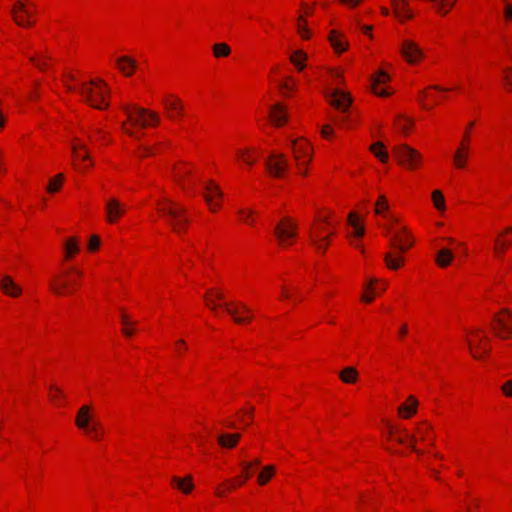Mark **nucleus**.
<instances>
[{
    "label": "nucleus",
    "instance_id": "1",
    "mask_svg": "<svg viewBox=\"0 0 512 512\" xmlns=\"http://www.w3.org/2000/svg\"><path fill=\"white\" fill-rule=\"evenodd\" d=\"M61 83L67 91H77L95 109H106L109 105L110 90L101 79L82 82L76 72L68 71L62 75Z\"/></svg>",
    "mask_w": 512,
    "mask_h": 512
},
{
    "label": "nucleus",
    "instance_id": "2",
    "mask_svg": "<svg viewBox=\"0 0 512 512\" xmlns=\"http://www.w3.org/2000/svg\"><path fill=\"white\" fill-rule=\"evenodd\" d=\"M105 139L106 133L98 128L80 127L71 131L72 164L78 172L86 173L94 165L87 141L95 143L98 140L104 142Z\"/></svg>",
    "mask_w": 512,
    "mask_h": 512
},
{
    "label": "nucleus",
    "instance_id": "3",
    "mask_svg": "<svg viewBox=\"0 0 512 512\" xmlns=\"http://www.w3.org/2000/svg\"><path fill=\"white\" fill-rule=\"evenodd\" d=\"M388 440L420 454L433 445L434 432L426 421L420 422L413 431L401 426H391L388 431Z\"/></svg>",
    "mask_w": 512,
    "mask_h": 512
},
{
    "label": "nucleus",
    "instance_id": "4",
    "mask_svg": "<svg viewBox=\"0 0 512 512\" xmlns=\"http://www.w3.org/2000/svg\"><path fill=\"white\" fill-rule=\"evenodd\" d=\"M122 111L126 119L121 122V130L131 137L139 138L143 128L155 127L160 122L157 112L137 105L124 104Z\"/></svg>",
    "mask_w": 512,
    "mask_h": 512
},
{
    "label": "nucleus",
    "instance_id": "5",
    "mask_svg": "<svg viewBox=\"0 0 512 512\" xmlns=\"http://www.w3.org/2000/svg\"><path fill=\"white\" fill-rule=\"evenodd\" d=\"M337 220L328 209L318 211L310 230V239L318 252H325L334 234Z\"/></svg>",
    "mask_w": 512,
    "mask_h": 512
},
{
    "label": "nucleus",
    "instance_id": "6",
    "mask_svg": "<svg viewBox=\"0 0 512 512\" xmlns=\"http://www.w3.org/2000/svg\"><path fill=\"white\" fill-rule=\"evenodd\" d=\"M204 301L211 310L220 308L227 311L238 324H244L252 317V312L244 304L226 301L222 292L216 288L209 289L205 293Z\"/></svg>",
    "mask_w": 512,
    "mask_h": 512
},
{
    "label": "nucleus",
    "instance_id": "7",
    "mask_svg": "<svg viewBox=\"0 0 512 512\" xmlns=\"http://www.w3.org/2000/svg\"><path fill=\"white\" fill-rule=\"evenodd\" d=\"M156 210L175 232H181L187 227L186 210L166 192L157 200Z\"/></svg>",
    "mask_w": 512,
    "mask_h": 512
},
{
    "label": "nucleus",
    "instance_id": "8",
    "mask_svg": "<svg viewBox=\"0 0 512 512\" xmlns=\"http://www.w3.org/2000/svg\"><path fill=\"white\" fill-rule=\"evenodd\" d=\"M76 427L92 441H100L104 436L103 425L98 418L96 409L90 405H82L75 417Z\"/></svg>",
    "mask_w": 512,
    "mask_h": 512
},
{
    "label": "nucleus",
    "instance_id": "9",
    "mask_svg": "<svg viewBox=\"0 0 512 512\" xmlns=\"http://www.w3.org/2000/svg\"><path fill=\"white\" fill-rule=\"evenodd\" d=\"M286 142L291 149L298 175L306 177L314 155L313 145L305 137L288 136Z\"/></svg>",
    "mask_w": 512,
    "mask_h": 512
},
{
    "label": "nucleus",
    "instance_id": "10",
    "mask_svg": "<svg viewBox=\"0 0 512 512\" xmlns=\"http://www.w3.org/2000/svg\"><path fill=\"white\" fill-rule=\"evenodd\" d=\"M172 177L182 190L189 194L198 186L200 170L187 161H179L172 168Z\"/></svg>",
    "mask_w": 512,
    "mask_h": 512
},
{
    "label": "nucleus",
    "instance_id": "11",
    "mask_svg": "<svg viewBox=\"0 0 512 512\" xmlns=\"http://www.w3.org/2000/svg\"><path fill=\"white\" fill-rule=\"evenodd\" d=\"M82 276V270L77 267L66 269L51 280V290L59 296L71 295L78 289Z\"/></svg>",
    "mask_w": 512,
    "mask_h": 512
},
{
    "label": "nucleus",
    "instance_id": "12",
    "mask_svg": "<svg viewBox=\"0 0 512 512\" xmlns=\"http://www.w3.org/2000/svg\"><path fill=\"white\" fill-rule=\"evenodd\" d=\"M397 163L408 171H417L423 167V154L408 144H399L393 148Z\"/></svg>",
    "mask_w": 512,
    "mask_h": 512
},
{
    "label": "nucleus",
    "instance_id": "13",
    "mask_svg": "<svg viewBox=\"0 0 512 512\" xmlns=\"http://www.w3.org/2000/svg\"><path fill=\"white\" fill-rule=\"evenodd\" d=\"M382 231L388 237L390 246L400 253L407 252L414 245L411 231L406 226L401 225L399 220L391 228H385Z\"/></svg>",
    "mask_w": 512,
    "mask_h": 512
},
{
    "label": "nucleus",
    "instance_id": "14",
    "mask_svg": "<svg viewBox=\"0 0 512 512\" xmlns=\"http://www.w3.org/2000/svg\"><path fill=\"white\" fill-rule=\"evenodd\" d=\"M366 228L364 218L359 216L358 213L352 211L347 217V237L349 243L358 250L362 255H365V247L362 243V238L365 236Z\"/></svg>",
    "mask_w": 512,
    "mask_h": 512
},
{
    "label": "nucleus",
    "instance_id": "15",
    "mask_svg": "<svg viewBox=\"0 0 512 512\" xmlns=\"http://www.w3.org/2000/svg\"><path fill=\"white\" fill-rule=\"evenodd\" d=\"M466 342L471 355L477 360H483L491 350L490 339L481 329H472L466 334Z\"/></svg>",
    "mask_w": 512,
    "mask_h": 512
},
{
    "label": "nucleus",
    "instance_id": "16",
    "mask_svg": "<svg viewBox=\"0 0 512 512\" xmlns=\"http://www.w3.org/2000/svg\"><path fill=\"white\" fill-rule=\"evenodd\" d=\"M14 21L23 27H29L35 22L36 5L31 0H18L12 8Z\"/></svg>",
    "mask_w": 512,
    "mask_h": 512
},
{
    "label": "nucleus",
    "instance_id": "17",
    "mask_svg": "<svg viewBox=\"0 0 512 512\" xmlns=\"http://www.w3.org/2000/svg\"><path fill=\"white\" fill-rule=\"evenodd\" d=\"M450 90L452 89L437 85L429 86L419 91L417 101L423 110L431 111L445 98V93Z\"/></svg>",
    "mask_w": 512,
    "mask_h": 512
},
{
    "label": "nucleus",
    "instance_id": "18",
    "mask_svg": "<svg viewBox=\"0 0 512 512\" xmlns=\"http://www.w3.org/2000/svg\"><path fill=\"white\" fill-rule=\"evenodd\" d=\"M373 212L376 217V223L381 230L391 228L398 220L390 209L387 197L383 194L379 195L375 201Z\"/></svg>",
    "mask_w": 512,
    "mask_h": 512
},
{
    "label": "nucleus",
    "instance_id": "19",
    "mask_svg": "<svg viewBox=\"0 0 512 512\" xmlns=\"http://www.w3.org/2000/svg\"><path fill=\"white\" fill-rule=\"evenodd\" d=\"M387 288L388 281L386 279L373 276L366 277L362 283L361 301L366 304L372 303Z\"/></svg>",
    "mask_w": 512,
    "mask_h": 512
},
{
    "label": "nucleus",
    "instance_id": "20",
    "mask_svg": "<svg viewBox=\"0 0 512 512\" xmlns=\"http://www.w3.org/2000/svg\"><path fill=\"white\" fill-rule=\"evenodd\" d=\"M274 234L279 245L290 246L297 239V225L293 219L284 217L276 225Z\"/></svg>",
    "mask_w": 512,
    "mask_h": 512
},
{
    "label": "nucleus",
    "instance_id": "21",
    "mask_svg": "<svg viewBox=\"0 0 512 512\" xmlns=\"http://www.w3.org/2000/svg\"><path fill=\"white\" fill-rule=\"evenodd\" d=\"M492 329L500 338L511 339L512 338V311L503 308L495 314Z\"/></svg>",
    "mask_w": 512,
    "mask_h": 512
},
{
    "label": "nucleus",
    "instance_id": "22",
    "mask_svg": "<svg viewBox=\"0 0 512 512\" xmlns=\"http://www.w3.org/2000/svg\"><path fill=\"white\" fill-rule=\"evenodd\" d=\"M400 54L406 63L411 66L419 65L425 58L423 49L417 42L411 39H404L401 42Z\"/></svg>",
    "mask_w": 512,
    "mask_h": 512
},
{
    "label": "nucleus",
    "instance_id": "23",
    "mask_svg": "<svg viewBox=\"0 0 512 512\" xmlns=\"http://www.w3.org/2000/svg\"><path fill=\"white\" fill-rule=\"evenodd\" d=\"M390 81V74L384 68H380L371 76V91L379 97L392 95L393 89Z\"/></svg>",
    "mask_w": 512,
    "mask_h": 512
},
{
    "label": "nucleus",
    "instance_id": "24",
    "mask_svg": "<svg viewBox=\"0 0 512 512\" xmlns=\"http://www.w3.org/2000/svg\"><path fill=\"white\" fill-rule=\"evenodd\" d=\"M203 197L211 212H217L220 210L223 201V193L216 182L213 180H207L204 183Z\"/></svg>",
    "mask_w": 512,
    "mask_h": 512
},
{
    "label": "nucleus",
    "instance_id": "25",
    "mask_svg": "<svg viewBox=\"0 0 512 512\" xmlns=\"http://www.w3.org/2000/svg\"><path fill=\"white\" fill-rule=\"evenodd\" d=\"M127 207L116 197H108L104 201L105 221L114 225L126 214Z\"/></svg>",
    "mask_w": 512,
    "mask_h": 512
},
{
    "label": "nucleus",
    "instance_id": "26",
    "mask_svg": "<svg viewBox=\"0 0 512 512\" xmlns=\"http://www.w3.org/2000/svg\"><path fill=\"white\" fill-rule=\"evenodd\" d=\"M20 51L35 67L41 70H44L49 65L50 59L45 55L44 50L40 46L22 44Z\"/></svg>",
    "mask_w": 512,
    "mask_h": 512
},
{
    "label": "nucleus",
    "instance_id": "27",
    "mask_svg": "<svg viewBox=\"0 0 512 512\" xmlns=\"http://www.w3.org/2000/svg\"><path fill=\"white\" fill-rule=\"evenodd\" d=\"M260 158V151L255 146H244L236 149L235 160L242 169H250Z\"/></svg>",
    "mask_w": 512,
    "mask_h": 512
},
{
    "label": "nucleus",
    "instance_id": "28",
    "mask_svg": "<svg viewBox=\"0 0 512 512\" xmlns=\"http://www.w3.org/2000/svg\"><path fill=\"white\" fill-rule=\"evenodd\" d=\"M266 168L274 177H282L288 170V160L282 153L273 151L266 160Z\"/></svg>",
    "mask_w": 512,
    "mask_h": 512
},
{
    "label": "nucleus",
    "instance_id": "29",
    "mask_svg": "<svg viewBox=\"0 0 512 512\" xmlns=\"http://www.w3.org/2000/svg\"><path fill=\"white\" fill-rule=\"evenodd\" d=\"M161 103L167 113L168 118L176 121L183 115L184 106L178 96L171 93H166L162 96Z\"/></svg>",
    "mask_w": 512,
    "mask_h": 512
},
{
    "label": "nucleus",
    "instance_id": "30",
    "mask_svg": "<svg viewBox=\"0 0 512 512\" xmlns=\"http://www.w3.org/2000/svg\"><path fill=\"white\" fill-rule=\"evenodd\" d=\"M327 99L331 106L341 112H346L352 103L351 96L340 88L332 89Z\"/></svg>",
    "mask_w": 512,
    "mask_h": 512
},
{
    "label": "nucleus",
    "instance_id": "31",
    "mask_svg": "<svg viewBox=\"0 0 512 512\" xmlns=\"http://www.w3.org/2000/svg\"><path fill=\"white\" fill-rule=\"evenodd\" d=\"M261 466V460L255 458L251 461H242L240 463V474L235 478L236 486H243L255 473L256 469Z\"/></svg>",
    "mask_w": 512,
    "mask_h": 512
},
{
    "label": "nucleus",
    "instance_id": "32",
    "mask_svg": "<svg viewBox=\"0 0 512 512\" xmlns=\"http://www.w3.org/2000/svg\"><path fill=\"white\" fill-rule=\"evenodd\" d=\"M512 245V227H507L501 231L494 242L493 251L497 258H502L509 247Z\"/></svg>",
    "mask_w": 512,
    "mask_h": 512
},
{
    "label": "nucleus",
    "instance_id": "33",
    "mask_svg": "<svg viewBox=\"0 0 512 512\" xmlns=\"http://www.w3.org/2000/svg\"><path fill=\"white\" fill-rule=\"evenodd\" d=\"M394 16L401 23L413 19L414 12L410 7L409 0H390Z\"/></svg>",
    "mask_w": 512,
    "mask_h": 512
},
{
    "label": "nucleus",
    "instance_id": "34",
    "mask_svg": "<svg viewBox=\"0 0 512 512\" xmlns=\"http://www.w3.org/2000/svg\"><path fill=\"white\" fill-rule=\"evenodd\" d=\"M328 42L333 51L338 55L346 52L349 48V41L346 35L337 29L330 30L328 34Z\"/></svg>",
    "mask_w": 512,
    "mask_h": 512
},
{
    "label": "nucleus",
    "instance_id": "35",
    "mask_svg": "<svg viewBox=\"0 0 512 512\" xmlns=\"http://www.w3.org/2000/svg\"><path fill=\"white\" fill-rule=\"evenodd\" d=\"M170 485L173 489L184 495H190L195 488L194 479L191 474L185 476H172L170 479Z\"/></svg>",
    "mask_w": 512,
    "mask_h": 512
},
{
    "label": "nucleus",
    "instance_id": "36",
    "mask_svg": "<svg viewBox=\"0 0 512 512\" xmlns=\"http://www.w3.org/2000/svg\"><path fill=\"white\" fill-rule=\"evenodd\" d=\"M470 153L471 145L460 142L452 157L453 166L458 170L465 169L468 165Z\"/></svg>",
    "mask_w": 512,
    "mask_h": 512
},
{
    "label": "nucleus",
    "instance_id": "37",
    "mask_svg": "<svg viewBox=\"0 0 512 512\" xmlns=\"http://www.w3.org/2000/svg\"><path fill=\"white\" fill-rule=\"evenodd\" d=\"M0 290L11 298H18L23 292L22 287L10 275H3L0 278Z\"/></svg>",
    "mask_w": 512,
    "mask_h": 512
},
{
    "label": "nucleus",
    "instance_id": "38",
    "mask_svg": "<svg viewBox=\"0 0 512 512\" xmlns=\"http://www.w3.org/2000/svg\"><path fill=\"white\" fill-rule=\"evenodd\" d=\"M115 64L118 71L127 78L132 77L138 67L137 61L128 55H121L117 57Z\"/></svg>",
    "mask_w": 512,
    "mask_h": 512
},
{
    "label": "nucleus",
    "instance_id": "39",
    "mask_svg": "<svg viewBox=\"0 0 512 512\" xmlns=\"http://www.w3.org/2000/svg\"><path fill=\"white\" fill-rule=\"evenodd\" d=\"M270 122L276 126L281 127L287 123L288 111L285 105L282 103L274 104L269 111Z\"/></svg>",
    "mask_w": 512,
    "mask_h": 512
},
{
    "label": "nucleus",
    "instance_id": "40",
    "mask_svg": "<svg viewBox=\"0 0 512 512\" xmlns=\"http://www.w3.org/2000/svg\"><path fill=\"white\" fill-rule=\"evenodd\" d=\"M418 400L415 396H408L398 407V415L402 419H410L418 410Z\"/></svg>",
    "mask_w": 512,
    "mask_h": 512
},
{
    "label": "nucleus",
    "instance_id": "41",
    "mask_svg": "<svg viewBox=\"0 0 512 512\" xmlns=\"http://www.w3.org/2000/svg\"><path fill=\"white\" fill-rule=\"evenodd\" d=\"M430 198L437 215L439 217H444L448 211V205L443 191L440 189L432 190Z\"/></svg>",
    "mask_w": 512,
    "mask_h": 512
},
{
    "label": "nucleus",
    "instance_id": "42",
    "mask_svg": "<svg viewBox=\"0 0 512 512\" xmlns=\"http://www.w3.org/2000/svg\"><path fill=\"white\" fill-rule=\"evenodd\" d=\"M259 468L260 470L256 476V483L263 487L276 476L277 466L274 464H267Z\"/></svg>",
    "mask_w": 512,
    "mask_h": 512
},
{
    "label": "nucleus",
    "instance_id": "43",
    "mask_svg": "<svg viewBox=\"0 0 512 512\" xmlns=\"http://www.w3.org/2000/svg\"><path fill=\"white\" fill-rule=\"evenodd\" d=\"M403 253L386 252L384 254V263L389 270H399L405 265V258Z\"/></svg>",
    "mask_w": 512,
    "mask_h": 512
},
{
    "label": "nucleus",
    "instance_id": "44",
    "mask_svg": "<svg viewBox=\"0 0 512 512\" xmlns=\"http://www.w3.org/2000/svg\"><path fill=\"white\" fill-rule=\"evenodd\" d=\"M456 255L459 254L455 253L451 248L443 247L436 254L435 263L440 268H446L452 263Z\"/></svg>",
    "mask_w": 512,
    "mask_h": 512
},
{
    "label": "nucleus",
    "instance_id": "45",
    "mask_svg": "<svg viewBox=\"0 0 512 512\" xmlns=\"http://www.w3.org/2000/svg\"><path fill=\"white\" fill-rule=\"evenodd\" d=\"M394 125L397 132L407 136L413 131L414 120L408 116L399 115L395 119Z\"/></svg>",
    "mask_w": 512,
    "mask_h": 512
},
{
    "label": "nucleus",
    "instance_id": "46",
    "mask_svg": "<svg viewBox=\"0 0 512 512\" xmlns=\"http://www.w3.org/2000/svg\"><path fill=\"white\" fill-rule=\"evenodd\" d=\"M64 260H72L80 251L79 241L76 237L68 238L64 243Z\"/></svg>",
    "mask_w": 512,
    "mask_h": 512
},
{
    "label": "nucleus",
    "instance_id": "47",
    "mask_svg": "<svg viewBox=\"0 0 512 512\" xmlns=\"http://www.w3.org/2000/svg\"><path fill=\"white\" fill-rule=\"evenodd\" d=\"M445 243V247L451 248L455 253L459 255H465L467 252V246L464 241L458 240L451 236L441 238Z\"/></svg>",
    "mask_w": 512,
    "mask_h": 512
},
{
    "label": "nucleus",
    "instance_id": "48",
    "mask_svg": "<svg viewBox=\"0 0 512 512\" xmlns=\"http://www.w3.org/2000/svg\"><path fill=\"white\" fill-rule=\"evenodd\" d=\"M120 321L122 325V332L125 336L131 337L135 333L134 324L131 316L124 310L120 311Z\"/></svg>",
    "mask_w": 512,
    "mask_h": 512
},
{
    "label": "nucleus",
    "instance_id": "49",
    "mask_svg": "<svg viewBox=\"0 0 512 512\" xmlns=\"http://www.w3.org/2000/svg\"><path fill=\"white\" fill-rule=\"evenodd\" d=\"M64 180H65V175L63 173H58L55 176L51 177L48 180L46 191L49 194H55V193L59 192L63 186Z\"/></svg>",
    "mask_w": 512,
    "mask_h": 512
},
{
    "label": "nucleus",
    "instance_id": "50",
    "mask_svg": "<svg viewBox=\"0 0 512 512\" xmlns=\"http://www.w3.org/2000/svg\"><path fill=\"white\" fill-rule=\"evenodd\" d=\"M358 376V371L354 367H346L339 372V378L345 384L356 383Z\"/></svg>",
    "mask_w": 512,
    "mask_h": 512
},
{
    "label": "nucleus",
    "instance_id": "51",
    "mask_svg": "<svg viewBox=\"0 0 512 512\" xmlns=\"http://www.w3.org/2000/svg\"><path fill=\"white\" fill-rule=\"evenodd\" d=\"M371 153L382 163H387L389 154L384 144L381 142L373 143L370 147Z\"/></svg>",
    "mask_w": 512,
    "mask_h": 512
},
{
    "label": "nucleus",
    "instance_id": "52",
    "mask_svg": "<svg viewBox=\"0 0 512 512\" xmlns=\"http://www.w3.org/2000/svg\"><path fill=\"white\" fill-rule=\"evenodd\" d=\"M290 61L298 71H302L306 66L307 54L303 50H296L291 54Z\"/></svg>",
    "mask_w": 512,
    "mask_h": 512
},
{
    "label": "nucleus",
    "instance_id": "53",
    "mask_svg": "<svg viewBox=\"0 0 512 512\" xmlns=\"http://www.w3.org/2000/svg\"><path fill=\"white\" fill-rule=\"evenodd\" d=\"M238 487L239 486L235 485V478H233L231 480H226V481L220 483L219 485H217L214 493L217 497L222 498V497H225L227 494H229L233 489H236Z\"/></svg>",
    "mask_w": 512,
    "mask_h": 512
},
{
    "label": "nucleus",
    "instance_id": "54",
    "mask_svg": "<svg viewBox=\"0 0 512 512\" xmlns=\"http://www.w3.org/2000/svg\"><path fill=\"white\" fill-rule=\"evenodd\" d=\"M48 396L53 405L59 407L64 404L65 396L63 391L58 386L52 385L49 388Z\"/></svg>",
    "mask_w": 512,
    "mask_h": 512
},
{
    "label": "nucleus",
    "instance_id": "55",
    "mask_svg": "<svg viewBox=\"0 0 512 512\" xmlns=\"http://www.w3.org/2000/svg\"><path fill=\"white\" fill-rule=\"evenodd\" d=\"M297 33L303 40H309L312 36V31L304 16H300L297 20Z\"/></svg>",
    "mask_w": 512,
    "mask_h": 512
},
{
    "label": "nucleus",
    "instance_id": "56",
    "mask_svg": "<svg viewBox=\"0 0 512 512\" xmlns=\"http://www.w3.org/2000/svg\"><path fill=\"white\" fill-rule=\"evenodd\" d=\"M238 219L242 223L252 226L256 221L255 212L248 207L241 208L238 210Z\"/></svg>",
    "mask_w": 512,
    "mask_h": 512
},
{
    "label": "nucleus",
    "instance_id": "57",
    "mask_svg": "<svg viewBox=\"0 0 512 512\" xmlns=\"http://www.w3.org/2000/svg\"><path fill=\"white\" fill-rule=\"evenodd\" d=\"M240 435L234 434H222L218 438L219 444L224 448H233L237 445Z\"/></svg>",
    "mask_w": 512,
    "mask_h": 512
},
{
    "label": "nucleus",
    "instance_id": "58",
    "mask_svg": "<svg viewBox=\"0 0 512 512\" xmlns=\"http://www.w3.org/2000/svg\"><path fill=\"white\" fill-rule=\"evenodd\" d=\"M297 81L293 77H286L281 85V93L285 97H290L297 90Z\"/></svg>",
    "mask_w": 512,
    "mask_h": 512
},
{
    "label": "nucleus",
    "instance_id": "59",
    "mask_svg": "<svg viewBox=\"0 0 512 512\" xmlns=\"http://www.w3.org/2000/svg\"><path fill=\"white\" fill-rule=\"evenodd\" d=\"M213 55L215 58L228 57L231 54V48L227 43H215L212 46Z\"/></svg>",
    "mask_w": 512,
    "mask_h": 512
},
{
    "label": "nucleus",
    "instance_id": "60",
    "mask_svg": "<svg viewBox=\"0 0 512 512\" xmlns=\"http://www.w3.org/2000/svg\"><path fill=\"white\" fill-rule=\"evenodd\" d=\"M502 79L507 91L512 93V66H506L503 68Z\"/></svg>",
    "mask_w": 512,
    "mask_h": 512
},
{
    "label": "nucleus",
    "instance_id": "61",
    "mask_svg": "<svg viewBox=\"0 0 512 512\" xmlns=\"http://www.w3.org/2000/svg\"><path fill=\"white\" fill-rule=\"evenodd\" d=\"M158 147L157 146H150V145H141L138 148L137 155L138 157L144 158L151 155L156 154Z\"/></svg>",
    "mask_w": 512,
    "mask_h": 512
},
{
    "label": "nucleus",
    "instance_id": "62",
    "mask_svg": "<svg viewBox=\"0 0 512 512\" xmlns=\"http://www.w3.org/2000/svg\"><path fill=\"white\" fill-rule=\"evenodd\" d=\"M101 246V238L98 235H92L89 238L87 249L89 252H96Z\"/></svg>",
    "mask_w": 512,
    "mask_h": 512
},
{
    "label": "nucleus",
    "instance_id": "63",
    "mask_svg": "<svg viewBox=\"0 0 512 512\" xmlns=\"http://www.w3.org/2000/svg\"><path fill=\"white\" fill-rule=\"evenodd\" d=\"M320 134L323 139L332 140L335 135L334 128L330 124H324L320 129Z\"/></svg>",
    "mask_w": 512,
    "mask_h": 512
},
{
    "label": "nucleus",
    "instance_id": "64",
    "mask_svg": "<svg viewBox=\"0 0 512 512\" xmlns=\"http://www.w3.org/2000/svg\"><path fill=\"white\" fill-rule=\"evenodd\" d=\"M501 394L506 398H512V378L504 381L500 385Z\"/></svg>",
    "mask_w": 512,
    "mask_h": 512
}]
</instances>
